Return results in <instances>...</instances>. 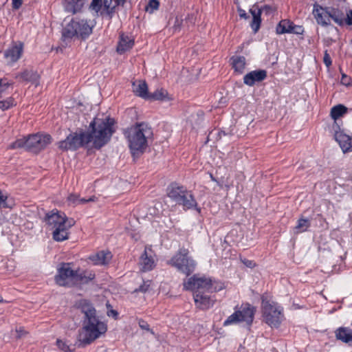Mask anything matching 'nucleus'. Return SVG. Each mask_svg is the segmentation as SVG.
<instances>
[{
  "label": "nucleus",
  "instance_id": "obj_1",
  "mask_svg": "<svg viewBox=\"0 0 352 352\" xmlns=\"http://www.w3.org/2000/svg\"><path fill=\"white\" fill-rule=\"evenodd\" d=\"M77 307L84 314L85 317L75 345L84 347L104 336L107 331V325L96 316V309L88 300H79Z\"/></svg>",
  "mask_w": 352,
  "mask_h": 352
},
{
  "label": "nucleus",
  "instance_id": "obj_2",
  "mask_svg": "<svg viewBox=\"0 0 352 352\" xmlns=\"http://www.w3.org/2000/svg\"><path fill=\"white\" fill-rule=\"evenodd\" d=\"M183 287L193 292L196 307L206 310L213 307L216 301L212 294L222 290L223 285L210 277L195 274L184 280Z\"/></svg>",
  "mask_w": 352,
  "mask_h": 352
},
{
  "label": "nucleus",
  "instance_id": "obj_3",
  "mask_svg": "<svg viewBox=\"0 0 352 352\" xmlns=\"http://www.w3.org/2000/svg\"><path fill=\"white\" fill-rule=\"evenodd\" d=\"M95 274L81 270H73L72 263H62L57 268L55 281L60 286L72 287L81 283H87L93 280Z\"/></svg>",
  "mask_w": 352,
  "mask_h": 352
},
{
  "label": "nucleus",
  "instance_id": "obj_4",
  "mask_svg": "<svg viewBox=\"0 0 352 352\" xmlns=\"http://www.w3.org/2000/svg\"><path fill=\"white\" fill-rule=\"evenodd\" d=\"M113 124L114 120L108 116L102 119L96 118L89 125L91 131L87 132L89 144H91L96 148L105 145L113 133Z\"/></svg>",
  "mask_w": 352,
  "mask_h": 352
},
{
  "label": "nucleus",
  "instance_id": "obj_5",
  "mask_svg": "<svg viewBox=\"0 0 352 352\" xmlns=\"http://www.w3.org/2000/svg\"><path fill=\"white\" fill-rule=\"evenodd\" d=\"M129 146L133 155L142 153L148 146V141L153 136V131L148 124L141 122L126 131Z\"/></svg>",
  "mask_w": 352,
  "mask_h": 352
},
{
  "label": "nucleus",
  "instance_id": "obj_6",
  "mask_svg": "<svg viewBox=\"0 0 352 352\" xmlns=\"http://www.w3.org/2000/svg\"><path fill=\"white\" fill-rule=\"evenodd\" d=\"M45 221L53 230V239L57 241L67 239L69 230L75 224L74 219L67 218L65 213L55 210L47 214Z\"/></svg>",
  "mask_w": 352,
  "mask_h": 352
},
{
  "label": "nucleus",
  "instance_id": "obj_7",
  "mask_svg": "<svg viewBox=\"0 0 352 352\" xmlns=\"http://www.w3.org/2000/svg\"><path fill=\"white\" fill-rule=\"evenodd\" d=\"M94 23L91 20L74 17L63 28L62 38L64 41L86 39L92 33Z\"/></svg>",
  "mask_w": 352,
  "mask_h": 352
},
{
  "label": "nucleus",
  "instance_id": "obj_8",
  "mask_svg": "<svg viewBox=\"0 0 352 352\" xmlns=\"http://www.w3.org/2000/svg\"><path fill=\"white\" fill-rule=\"evenodd\" d=\"M263 320L271 327L277 328L284 320L283 309L277 302L262 298Z\"/></svg>",
  "mask_w": 352,
  "mask_h": 352
},
{
  "label": "nucleus",
  "instance_id": "obj_9",
  "mask_svg": "<svg viewBox=\"0 0 352 352\" xmlns=\"http://www.w3.org/2000/svg\"><path fill=\"white\" fill-rule=\"evenodd\" d=\"M177 271L186 276L191 274L197 266L196 261L189 255L188 250H179L168 261Z\"/></svg>",
  "mask_w": 352,
  "mask_h": 352
},
{
  "label": "nucleus",
  "instance_id": "obj_10",
  "mask_svg": "<svg viewBox=\"0 0 352 352\" xmlns=\"http://www.w3.org/2000/svg\"><path fill=\"white\" fill-rule=\"evenodd\" d=\"M255 309L250 305H246L240 310L234 311L223 322V326H229L239 322H244L251 324L254 316Z\"/></svg>",
  "mask_w": 352,
  "mask_h": 352
},
{
  "label": "nucleus",
  "instance_id": "obj_11",
  "mask_svg": "<svg viewBox=\"0 0 352 352\" xmlns=\"http://www.w3.org/2000/svg\"><path fill=\"white\" fill-rule=\"evenodd\" d=\"M89 144L87 132L74 133L69 134L65 140L59 142L58 147L64 151L76 150Z\"/></svg>",
  "mask_w": 352,
  "mask_h": 352
},
{
  "label": "nucleus",
  "instance_id": "obj_12",
  "mask_svg": "<svg viewBox=\"0 0 352 352\" xmlns=\"http://www.w3.org/2000/svg\"><path fill=\"white\" fill-rule=\"evenodd\" d=\"M51 136L47 134H34L27 138L26 149L38 152L51 142Z\"/></svg>",
  "mask_w": 352,
  "mask_h": 352
},
{
  "label": "nucleus",
  "instance_id": "obj_13",
  "mask_svg": "<svg viewBox=\"0 0 352 352\" xmlns=\"http://www.w3.org/2000/svg\"><path fill=\"white\" fill-rule=\"evenodd\" d=\"M118 5L116 0H92L90 8L97 14H109Z\"/></svg>",
  "mask_w": 352,
  "mask_h": 352
},
{
  "label": "nucleus",
  "instance_id": "obj_14",
  "mask_svg": "<svg viewBox=\"0 0 352 352\" xmlns=\"http://www.w3.org/2000/svg\"><path fill=\"white\" fill-rule=\"evenodd\" d=\"M23 45L21 42L13 43L5 52L4 57L8 64L16 62L22 56Z\"/></svg>",
  "mask_w": 352,
  "mask_h": 352
},
{
  "label": "nucleus",
  "instance_id": "obj_15",
  "mask_svg": "<svg viewBox=\"0 0 352 352\" xmlns=\"http://www.w3.org/2000/svg\"><path fill=\"white\" fill-rule=\"evenodd\" d=\"M312 13L319 25L322 26L330 25V8H323L318 3H314Z\"/></svg>",
  "mask_w": 352,
  "mask_h": 352
},
{
  "label": "nucleus",
  "instance_id": "obj_16",
  "mask_svg": "<svg viewBox=\"0 0 352 352\" xmlns=\"http://www.w3.org/2000/svg\"><path fill=\"white\" fill-rule=\"evenodd\" d=\"M140 269L142 272L152 270L155 266V260L151 248L146 247L140 258Z\"/></svg>",
  "mask_w": 352,
  "mask_h": 352
},
{
  "label": "nucleus",
  "instance_id": "obj_17",
  "mask_svg": "<svg viewBox=\"0 0 352 352\" xmlns=\"http://www.w3.org/2000/svg\"><path fill=\"white\" fill-rule=\"evenodd\" d=\"M331 19L339 25H343L344 24L352 25V10H347L345 17L344 14L342 11L335 8H330Z\"/></svg>",
  "mask_w": 352,
  "mask_h": 352
},
{
  "label": "nucleus",
  "instance_id": "obj_18",
  "mask_svg": "<svg viewBox=\"0 0 352 352\" xmlns=\"http://www.w3.org/2000/svg\"><path fill=\"white\" fill-rule=\"evenodd\" d=\"M267 76V72L265 70H255L249 72L243 77V82L248 86H252L256 82L263 80Z\"/></svg>",
  "mask_w": 352,
  "mask_h": 352
},
{
  "label": "nucleus",
  "instance_id": "obj_19",
  "mask_svg": "<svg viewBox=\"0 0 352 352\" xmlns=\"http://www.w3.org/2000/svg\"><path fill=\"white\" fill-rule=\"evenodd\" d=\"M335 140L339 144L344 153L352 151V138L344 133H338Z\"/></svg>",
  "mask_w": 352,
  "mask_h": 352
},
{
  "label": "nucleus",
  "instance_id": "obj_20",
  "mask_svg": "<svg viewBox=\"0 0 352 352\" xmlns=\"http://www.w3.org/2000/svg\"><path fill=\"white\" fill-rule=\"evenodd\" d=\"M85 2V0H63L65 10L72 14L80 12Z\"/></svg>",
  "mask_w": 352,
  "mask_h": 352
},
{
  "label": "nucleus",
  "instance_id": "obj_21",
  "mask_svg": "<svg viewBox=\"0 0 352 352\" xmlns=\"http://www.w3.org/2000/svg\"><path fill=\"white\" fill-rule=\"evenodd\" d=\"M112 254L109 251H100L89 256L94 265H102L107 264L111 259Z\"/></svg>",
  "mask_w": 352,
  "mask_h": 352
},
{
  "label": "nucleus",
  "instance_id": "obj_22",
  "mask_svg": "<svg viewBox=\"0 0 352 352\" xmlns=\"http://www.w3.org/2000/svg\"><path fill=\"white\" fill-rule=\"evenodd\" d=\"M133 91L134 94L144 99L149 98L147 84L143 80H137L133 82Z\"/></svg>",
  "mask_w": 352,
  "mask_h": 352
},
{
  "label": "nucleus",
  "instance_id": "obj_23",
  "mask_svg": "<svg viewBox=\"0 0 352 352\" xmlns=\"http://www.w3.org/2000/svg\"><path fill=\"white\" fill-rule=\"evenodd\" d=\"M186 189L183 186H179L177 184H171L167 190V194L169 198L175 201L177 204L182 199V196L184 195Z\"/></svg>",
  "mask_w": 352,
  "mask_h": 352
},
{
  "label": "nucleus",
  "instance_id": "obj_24",
  "mask_svg": "<svg viewBox=\"0 0 352 352\" xmlns=\"http://www.w3.org/2000/svg\"><path fill=\"white\" fill-rule=\"evenodd\" d=\"M134 45V41L130 36L124 34H120V40L117 46V52L120 54H122L130 49Z\"/></svg>",
  "mask_w": 352,
  "mask_h": 352
},
{
  "label": "nucleus",
  "instance_id": "obj_25",
  "mask_svg": "<svg viewBox=\"0 0 352 352\" xmlns=\"http://www.w3.org/2000/svg\"><path fill=\"white\" fill-rule=\"evenodd\" d=\"M336 337L338 340L352 345V330L347 327H340L336 331Z\"/></svg>",
  "mask_w": 352,
  "mask_h": 352
},
{
  "label": "nucleus",
  "instance_id": "obj_26",
  "mask_svg": "<svg viewBox=\"0 0 352 352\" xmlns=\"http://www.w3.org/2000/svg\"><path fill=\"white\" fill-rule=\"evenodd\" d=\"M182 205L185 210L191 209L197 206V202L190 191H186V193L182 196V199L177 203Z\"/></svg>",
  "mask_w": 352,
  "mask_h": 352
},
{
  "label": "nucleus",
  "instance_id": "obj_27",
  "mask_svg": "<svg viewBox=\"0 0 352 352\" xmlns=\"http://www.w3.org/2000/svg\"><path fill=\"white\" fill-rule=\"evenodd\" d=\"M250 12L252 16V21L250 24L253 31L256 32L261 25V10L259 9L257 6H254L250 10Z\"/></svg>",
  "mask_w": 352,
  "mask_h": 352
},
{
  "label": "nucleus",
  "instance_id": "obj_28",
  "mask_svg": "<svg viewBox=\"0 0 352 352\" xmlns=\"http://www.w3.org/2000/svg\"><path fill=\"white\" fill-rule=\"evenodd\" d=\"M232 68L235 72L242 74L245 67V58L241 56H234L230 58Z\"/></svg>",
  "mask_w": 352,
  "mask_h": 352
},
{
  "label": "nucleus",
  "instance_id": "obj_29",
  "mask_svg": "<svg viewBox=\"0 0 352 352\" xmlns=\"http://www.w3.org/2000/svg\"><path fill=\"white\" fill-rule=\"evenodd\" d=\"M347 112V108L342 104H338L331 110V117L334 120H338Z\"/></svg>",
  "mask_w": 352,
  "mask_h": 352
},
{
  "label": "nucleus",
  "instance_id": "obj_30",
  "mask_svg": "<svg viewBox=\"0 0 352 352\" xmlns=\"http://www.w3.org/2000/svg\"><path fill=\"white\" fill-rule=\"evenodd\" d=\"M293 23L289 20H282L276 26V33L283 34L285 33H291Z\"/></svg>",
  "mask_w": 352,
  "mask_h": 352
},
{
  "label": "nucleus",
  "instance_id": "obj_31",
  "mask_svg": "<svg viewBox=\"0 0 352 352\" xmlns=\"http://www.w3.org/2000/svg\"><path fill=\"white\" fill-rule=\"evenodd\" d=\"M95 199H96V197L94 196L90 197L88 199H84V198L80 199L78 195L71 194L67 197V201H69V203L70 204L78 205V204H84L88 203L89 201H94Z\"/></svg>",
  "mask_w": 352,
  "mask_h": 352
},
{
  "label": "nucleus",
  "instance_id": "obj_32",
  "mask_svg": "<svg viewBox=\"0 0 352 352\" xmlns=\"http://www.w3.org/2000/svg\"><path fill=\"white\" fill-rule=\"evenodd\" d=\"M38 77V76L36 72L29 70H25L24 72H21L16 76V78L19 79L20 80L27 81L36 80Z\"/></svg>",
  "mask_w": 352,
  "mask_h": 352
},
{
  "label": "nucleus",
  "instance_id": "obj_33",
  "mask_svg": "<svg viewBox=\"0 0 352 352\" xmlns=\"http://www.w3.org/2000/svg\"><path fill=\"white\" fill-rule=\"evenodd\" d=\"M310 221L306 219H300L296 226L294 228V232L296 234L301 233L307 230V229L310 227Z\"/></svg>",
  "mask_w": 352,
  "mask_h": 352
},
{
  "label": "nucleus",
  "instance_id": "obj_34",
  "mask_svg": "<svg viewBox=\"0 0 352 352\" xmlns=\"http://www.w3.org/2000/svg\"><path fill=\"white\" fill-rule=\"evenodd\" d=\"M56 346L58 348L65 352H72L74 351V346L69 344L68 342L61 340H56Z\"/></svg>",
  "mask_w": 352,
  "mask_h": 352
},
{
  "label": "nucleus",
  "instance_id": "obj_35",
  "mask_svg": "<svg viewBox=\"0 0 352 352\" xmlns=\"http://www.w3.org/2000/svg\"><path fill=\"white\" fill-rule=\"evenodd\" d=\"M167 91L164 89L156 90L151 94H149V98L152 100H162L166 97Z\"/></svg>",
  "mask_w": 352,
  "mask_h": 352
},
{
  "label": "nucleus",
  "instance_id": "obj_36",
  "mask_svg": "<svg viewBox=\"0 0 352 352\" xmlns=\"http://www.w3.org/2000/svg\"><path fill=\"white\" fill-rule=\"evenodd\" d=\"M26 142L27 138H21L16 140L14 142L11 144L9 146L10 148H26Z\"/></svg>",
  "mask_w": 352,
  "mask_h": 352
},
{
  "label": "nucleus",
  "instance_id": "obj_37",
  "mask_svg": "<svg viewBox=\"0 0 352 352\" xmlns=\"http://www.w3.org/2000/svg\"><path fill=\"white\" fill-rule=\"evenodd\" d=\"M333 123L330 126V131L333 134L334 138H336V135L338 133H344L340 129V124L338 120H333Z\"/></svg>",
  "mask_w": 352,
  "mask_h": 352
},
{
  "label": "nucleus",
  "instance_id": "obj_38",
  "mask_svg": "<svg viewBox=\"0 0 352 352\" xmlns=\"http://www.w3.org/2000/svg\"><path fill=\"white\" fill-rule=\"evenodd\" d=\"M159 7V2L157 0H150L146 7V10L148 12L152 13L157 10Z\"/></svg>",
  "mask_w": 352,
  "mask_h": 352
},
{
  "label": "nucleus",
  "instance_id": "obj_39",
  "mask_svg": "<svg viewBox=\"0 0 352 352\" xmlns=\"http://www.w3.org/2000/svg\"><path fill=\"white\" fill-rule=\"evenodd\" d=\"M151 286V281L147 280L144 281L142 285L140 286V287L137 289H135V292H140L142 293H145L148 291Z\"/></svg>",
  "mask_w": 352,
  "mask_h": 352
},
{
  "label": "nucleus",
  "instance_id": "obj_40",
  "mask_svg": "<svg viewBox=\"0 0 352 352\" xmlns=\"http://www.w3.org/2000/svg\"><path fill=\"white\" fill-rule=\"evenodd\" d=\"M12 333L16 338H21L23 337L27 333V332L23 327H20L16 328L14 331L12 332Z\"/></svg>",
  "mask_w": 352,
  "mask_h": 352
},
{
  "label": "nucleus",
  "instance_id": "obj_41",
  "mask_svg": "<svg viewBox=\"0 0 352 352\" xmlns=\"http://www.w3.org/2000/svg\"><path fill=\"white\" fill-rule=\"evenodd\" d=\"M304 32V28L300 25H296L294 23L292 24L291 33L296 34H302Z\"/></svg>",
  "mask_w": 352,
  "mask_h": 352
},
{
  "label": "nucleus",
  "instance_id": "obj_42",
  "mask_svg": "<svg viewBox=\"0 0 352 352\" xmlns=\"http://www.w3.org/2000/svg\"><path fill=\"white\" fill-rule=\"evenodd\" d=\"M7 196L3 195L2 192L0 191V207L7 208L8 206L6 204Z\"/></svg>",
  "mask_w": 352,
  "mask_h": 352
},
{
  "label": "nucleus",
  "instance_id": "obj_43",
  "mask_svg": "<svg viewBox=\"0 0 352 352\" xmlns=\"http://www.w3.org/2000/svg\"><path fill=\"white\" fill-rule=\"evenodd\" d=\"M341 83L347 86L351 83V78L346 75L343 74L341 78Z\"/></svg>",
  "mask_w": 352,
  "mask_h": 352
},
{
  "label": "nucleus",
  "instance_id": "obj_44",
  "mask_svg": "<svg viewBox=\"0 0 352 352\" xmlns=\"http://www.w3.org/2000/svg\"><path fill=\"white\" fill-rule=\"evenodd\" d=\"M22 0H12V5L14 9H19L22 5Z\"/></svg>",
  "mask_w": 352,
  "mask_h": 352
},
{
  "label": "nucleus",
  "instance_id": "obj_45",
  "mask_svg": "<svg viewBox=\"0 0 352 352\" xmlns=\"http://www.w3.org/2000/svg\"><path fill=\"white\" fill-rule=\"evenodd\" d=\"M324 63L327 67H329L331 65V60L329 55L326 52L324 56Z\"/></svg>",
  "mask_w": 352,
  "mask_h": 352
},
{
  "label": "nucleus",
  "instance_id": "obj_46",
  "mask_svg": "<svg viewBox=\"0 0 352 352\" xmlns=\"http://www.w3.org/2000/svg\"><path fill=\"white\" fill-rule=\"evenodd\" d=\"M237 11H238L239 16L241 18H243L245 19H247L248 18V16L246 14L245 11L244 10H243L242 8H238Z\"/></svg>",
  "mask_w": 352,
  "mask_h": 352
},
{
  "label": "nucleus",
  "instance_id": "obj_47",
  "mask_svg": "<svg viewBox=\"0 0 352 352\" xmlns=\"http://www.w3.org/2000/svg\"><path fill=\"white\" fill-rule=\"evenodd\" d=\"M139 325L142 329L149 330L148 324L144 320H140L139 322Z\"/></svg>",
  "mask_w": 352,
  "mask_h": 352
},
{
  "label": "nucleus",
  "instance_id": "obj_48",
  "mask_svg": "<svg viewBox=\"0 0 352 352\" xmlns=\"http://www.w3.org/2000/svg\"><path fill=\"white\" fill-rule=\"evenodd\" d=\"M242 262L243 263L244 265L249 267H252L254 265L253 261L248 259L242 260Z\"/></svg>",
  "mask_w": 352,
  "mask_h": 352
},
{
  "label": "nucleus",
  "instance_id": "obj_49",
  "mask_svg": "<svg viewBox=\"0 0 352 352\" xmlns=\"http://www.w3.org/2000/svg\"><path fill=\"white\" fill-rule=\"evenodd\" d=\"M107 315L109 316H113V317H116L117 315H118V312L112 309V310L108 311Z\"/></svg>",
  "mask_w": 352,
  "mask_h": 352
},
{
  "label": "nucleus",
  "instance_id": "obj_50",
  "mask_svg": "<svg viewBox=\"0 0 352 352\" xmlns=\"http://www.w3.org/2000/svg\"><path fill=\"white\" fill-rule=\"evenodd\" d=\"M116 1H117V2L119 3V4H120V3H123L125 0H116Z\"/></svg>",
  "mask_w": 352,
  "mask_h": 352
},
{
  "label": "nucleus",
  "instance_id": "obj_51",
  "mask_svg": "<svg viewBox=\"0 0 352 352\" xmlns=\"http://www.w3.org/2000/svg\"><path fill=\"white\" fill-rule=\"evenodd\" d=\"M3 302V298L1 296H0V302Z\"/></svg>",
  "mask_w": 352,
  "mask_h": 352
}]
</instances>
